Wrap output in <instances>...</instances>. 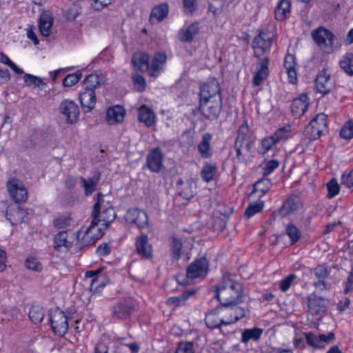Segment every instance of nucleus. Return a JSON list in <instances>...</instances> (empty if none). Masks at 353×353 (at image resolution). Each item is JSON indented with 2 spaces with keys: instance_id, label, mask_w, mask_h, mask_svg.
Here are the masks:
<instances>
[{
  "instance_id": "48",
  "label": "nucleus",
  "mask_w": 353,
  "mask_h": 353,
  "mask_svg": "<svg viewBox=\"0 0 353 353\" xmlns=\"http://www.w3.org/2000/svg\"><path fill=\"white\" fill-rule=\"evenodd\" d=\"M290 125H287L279 128L272 135L273 139H274L276 143L283 140H286L290 137Z\"/></svg>"
},
{
  "instance_id": "5",
  "label": "nucleus",
  "mask_w": 353,
  "mask_h": 353,
  "mask_svg": "<svg viewBox=\"0 0 353 353\" xmlns=\"http://www.w3.org/2000/svg\"><path fill=\"white\" fill-rule=\"evenodd\" d=\"M312 37L319 48L327 52L332 51L335 36L331 31L319 27L312 32Z\"/></svg>"
},
{
  "instance_id": "45",
  "label": "nucleus",
  "mask_w": 353,
  "mask_h": 353,
  "mask_svg": "<svg viewBox=\"0 0 353 353\" xmlns=\"http://www.w3.org/2000/svg\"><path fill=\"white\" fill-rule=\"evenodd\" d=\"M196 291L194 290H188L185 292H183L180 296H173L170 297L168 299V301L170 304H174L176 306H179L184 305L185 301L188 300V299L193 296L195 294Z\"/></svg>"
},
{
  "instance_id": "16",
  "label": "nucleus",
  "mask_w": 353,
  "mask_h": 353,
  "mask_svg": "<svg viewBox=\"0 0 353 353\" xmlns=\"http://www.w3.org/2000/svg\"><path fill=\"white\" fill-rule=\"evenodd\" d=\"M28 213L26 209L17 205H10L6 210V219L11 224L17 225L19 223L26 222Z\"/></svg>"
},
{
  "instance_id": "30",
  "label": "nucleus",
  "mask_w": 353,
  "mask_h": 353,
  "mask_svg": "<svg viewBox=\"0 0 353 353\" xmlns=\"http://www.w3.org/2000/svg\"><path fill=\"white\" fill-rule=\"evenodd\" d=\"M105 81L102 73H92L84 79L83 88L94 91L96 88L103 84Z\"/></svg>"
},
{
  "instance_id": "21",
  "label": "nucleus",
  "mask_w": 353,
  "mask_h": 353,
  "mask_svg": "<svg viewBox=\"0 0 353 353\" xmlns=\"http://www.w3.org/2000/svg\"><path fill=\"white\" fill-rule=\"evenodd\" d=\"M79 99L85 112H90L94 108L96 103L95 91L83 88L82 90L79 92Z\"/></svg>"
},
{
  "instance_id": "61",
  "label": "nucleus",
  "mask_w": 353,
  "mask_h": 353,
  "mask_svg": "<svg viewBox=\"0 0 353 353\" xmlns=\"http://www.w3.org/2000/svg\"><path fill=\"white\" fill-rule=\"evenodd\" d=\"M26 266L27 268L39 272L41 270V265L38 262L37 259L33 257H28L26 261Z\"/></svg>"
},
{
  "instance_id": "22",
  "label": "nucleus",
  "mask_w": 353,
  "mask_h": 353,
  "mask_svg": "<svg viewBox=\"0 0 353 353\" xmlns=\"http://www.w3.org/2000/svg\"><path fill=\"white\" fill-rule=\"evenodd\" d=\"M135 247L137 254L141 257L146 259L152 258V249L146 234H142L136 238Z\"/></svg>"
},
{
  "instance_id": "53",
  "label": "nucleus",
  "mask_w": 353,
  "mask_h": 353,
  "mask_svg": "<svg viewBox=\"0 0 353 353\" xmlns=\"http://www.w3.org/2000/svg\"><path fill=\"white\" fill-rule=\"evenodd\" d=\"M171 249L174 257L178 260L181 257V251L182 248V243L175 236L171 239Z\"/></svg>"
},
{
  "instance_id": "14",
  "label": "nucleus",
  "mask_w": 353,
  "mask_h": 353,
  "mask_svg": "<svg viewBox=\"0 0 353 353\" xmlns=\"http://www.w3.org/2000/svg\"><path fill=\"white\" fill-rule=\"evenodd\" d=\"M126 221L134 223L139 228H144L148 223L147 213L139 208H131L128 210L125 215Z\"/></svg>"
},
{
  "instance_id": "58",
  "label": "nucleus",
  "mask_w": 353,
  "mask_h": 353,
  "mask_svg": "<svg viewBox=\"0 0 353 353\" xmlns=\"http://www.w3.org/2000/svg\"><path fill=\"white\" fill-rule=\"evenodd\" d=\"M245 316V310L242 307H236L230 316H227L228 321H230V325L236 323L239 319Z\"/></svg>"
},
{
  "instance_id": "41",
  "label": "nucleus",
  "mask_w": 353,
  "mask_h": 353,
  "mask_svg": "<svg viewBox=\"0 0 353 353\" xmlns=\"http://www.w3.org/2000/svg\"><path fill=\"white\" fill-rule=\"evenodd\" d=\"M52 26V17L47 14H43L40 17L39 28L41 34L44 37H48L50 34L51 27Z\"/></svg>"
},
{
  "instance_id": "26",
  "label": "nucleus",
  "mask_w": 353,
  "mask_h": 353,
  "mask_svg": "<svg viewBox=\"0 0 353 353\" xmlns=\"http://www.w3.org/2000/svg\"><path fill=\"white\" fill-rule=\"evenodd\" d=\"M178 190L179 194L185 199H192L196 194V183L192 179H188L183 181L180 179L178 183Z\"/></svg>"
},
{
  "instance_id": "24",
  "label": "nucleus",
  "mask_w": 353,
  "mask_h": 353,
  "mask_svg": "<svg viewBox=\"0 0 353 353\" xmlns=\"http://www.w3.org/2000/svg\"><path fill=\"white\" fill-rule=\"evenodd\" d=\"M74 241L73 233L68 231H61L55 235L54 238V247L58 251H61L63 248H67L70 246Z\"/></svg>"
},
{
  "instance_id": "38",
  "label": "nucleus",
  "mask_w": 353,
  "mask_h": 353,
  "mask_svg": "<svg viewBox=\"0 0 353 353\" xmlns=\"http://www.w3.org/2000/svg\"><path fill=\"white\" fill-rule=\"evenodd\" d=\"M168 6L167 3H161L154 7L150 14V21L151 23L161 21L168 14Z\"/></svg>"
},
{
  "instance_id": "40",
  "label": "nucleus",
  "mask_w": 353,
  "mask_h": 353,
  "mask_svg": "<svg viewBox=\"0 0 353 353\" xmlns=\"http://www.w3.org/2000/svg\"><path fill=\"white\" fill-rule=\"evenodd\" d=\"M166 58V54L165 53L157 52L154 54L150 65V68L152 70L151 75H157L156 73L159 72L161 70L162 65L165 62Z\"/></svg>"
},
{
  "instance_id": "13",
  "label": "nucleus",
  "mask_w": 353,
  "mask_h": 353,
  "mask_svg": "<svg viewBox=\"0 0 353 353\" xmlns=\"http://www.w3.org/2000/svg\"><path fill=\"white\" fill-rule=\"evenodd\" d=\"M221 98V89L218 81L215 78H210L200 90V99H211Z\"/></svg>"
},
{
  "instance_id": "52",
  "label": "nucleus",
  "mask_w": 353,
  "mask_h": 353,
  "mask_svg": "<svg viewBox=\"0 0 353 353\" xmlns=\"http://www.w3.org/2000/svg\"><path fill=\"white\" fill-rule=\"evenodd\" d=\"M263 208V202L255 203L250 204L245 210L244 216L249 219L255 214L260 212Z\"/></svg>"
},
{
  "instance_id": "6",
  "label": "nucleus",
  "mask_w": 353,
  "mask_h": 353,
  "mask_svg": "<svg viewBox=\"0 0 353 353\" xmlns=\"http://www.w3.org/2000/svg\"><path fill=\"white\" fill-rule=\"evenodd\" d=\"M274 37V32L267 29L259 32L252 42V48L256 57H261L264 52L270 48Z\"/></svg>"
},
{
  "instance_id": "18",
  "label": "nucleus",
  "mask_w": 353,
  "mask_h": 353,
  "mask_svg": "<svg viewBox=\"0 0 353 353\" xmlns=\"http://www.w3.org/2000/svg\"><path fill=\"white\" fill-rule=\"evenodd\" d=\"M101 270L102 268H99L97 270L87 271L85 274L86 281L90 283V291L94 293L100 292L106 284L103 276H97Z\"/></svg>"
},
{
  "instance_id": "57",
  "label": "nucleus",
  "mask_w": 353,
  "mask_h": 353,
  "mask_svg": "<svg viewBox=\"0 0 353 353\" xmlns=\"http://www.w3.org/2000/svg\"><path fill=\"white\" fill-rule=\"evenodd\" d=\"M327 189L328 190L327 196L329 198H332L335 196L339 192V185L337 183V181L332 178L327 183Z\"/></svg>"
},
{
  "instance_id": "42",
  "label": "nucleus",
  "mask_w": 353,
  "mask_h": 353,
  "mask_svg": "<svg viewBox=\"0 0 353 353\" xmlns=\"http://www.w3.org/2000/svg\"><path fill=\"white\" fill-rule=\"evenodd\" d=\"M263 333V329L254 327L245 329L241 334V342L247 343L250 340L258 341Z\"/></svg>"
},
{
  "instance_id": "55",
  "label": "nucleus",
  "mask_w": 353,
  "mask_h": 353,
  "mask_svg": "<svg viewBox=\"0 0 353 353\" xmlns=\"http://www.w3.org/2000/svg\"><path fill=\"white\" fill-rule=\"evenodd\" d=\"M270 185V181L267 179H262L256 182L254 187V192L259 191L261 192V195H264L268 190L269 186Z\"/></svg>"
},
{
  "instance_id": "23",
  "label": "nucleus",
  "mask_w": 353,
  "mask_h": 353,
  "mask_svg": "<svg viewBox=\"0 0 353 353\" xmlns=\"http://www.w3.org/2000/svg\"><path fill=\"white\" fill-rule=\"evenodd\" d=\"M315 86L317 90L323 94H326L331 91L333 83L330 80V75L327 73L325 70L321 71L316 76Z\"/></svg>"
},
{
  "instance_id": "49",
  "label": "nucleus",
  "mask_w": 353,
  "mask_h": 353,
  "mask_svg": "<svg viewBox=\"0 0 353 353\" xmlns=\"http://www.w3.org/2000/svg\"><path fill=\"white\" fill-rule=\"evenodd\" d=\"M81 13V8L79 5L72 4L65 13V18L69 21H74Z\"/></svg>"
},
{
  "instance_id": "59",
  "label": "nucleus",
  "mask_w": 353,
  "mask_h": 353,
  "mask_svg": "<svg viewBox=\"0 0 353 353\" xmlns=\"http://www.w3.org/2000/svg\"><path fill=\"white\" fill-rule=\"evenodd\" d=\"M296 279L294 274H290L280 281L279 288L283 292H286L290 288L292 282Z\"/></svg>"
},
{
  "instance_id": "50",
  "label": "nucleus",
  "mask_w": 353,
  "mask_h": 353,
  "mask_svg": "<svg viewBox=\"0 0 353 353\" xmlns=\"http://www.w3.org/2000/svg\"><path fill=\"white\" fill-rule=\"evenodd\" d=\"M340 135L345 139L353 137V120H349L345 123L340 131Z\"/></svg>"
},
{
  "instance_id": "27",
  "label": "nucleus",
  "mask_w": 353,
  "mask_h": 353,
  "mask_svg": "<svg viewBox=\"0 0 353 353\" xmlns=\"http://www.w3.org/2000/svg\"><path fill=\"white\" fill-rule=\"evenodd\" d=\"M134 310V304L130 300H123L114 307V315L117 319H126Z\"/></svg>"
},
{
  "instance_id": "19",
  "label": "nucleus",
  "mask_w": 353,
  "mask_h": 353,
  "mask_svg": "<svg viewBox=\"0 0 353 353\" xmlns=\"http://www.w3.org/2000/svg\"><path fill=\"white\" fill-rule=\"evenodd\" d=\"M311 274H314L318 281H314L313 285L321 291L329 290L330 287L325 279L329 276V272L325 265H320L311 270Z\"/></svg>"
},
{
  "instance_id": "3",
  "label": "nucleus",
  "mask_w": 353,
  "mask_h": 353,
  "mask_svg": "<svg viewBox=\"0 0 353 353\" xmlns=\"http://www.w3.org/2000/svg\"><path fill=\"white\" fill-rule=\"evenodd\" d=\"M208 267L209 263L205 258L201 257L196 259L187 267L186 278H184L182 274H179L176 276L177 281L181 285H186L188 281H185V279L192 280L196 278H203L206 276Z\"/></svg>"
},
{
  "instance_id": "12",
  "label": "nucleus",
  "mask_w": 353,
  "mask_h": 353,
  "mask_svg": "<svg viewBox=\"0 0 353 353\" xmlns=\"http://www.w3.org/2000/svg\"><path fill=\"white\" fill-rule=\"evenodd\" d=\"M59 110L65 119L68 124H74L78 120L79 116V109L77 103L73 101L65 99L59 105Z\"/></svg>"
},
{
  "instance_id": "28",
  "label": "nucleus",
  "mask_w": 353,
  "mask_h": 353,
  "mask_svg": "<svg viewBox=\"0 0 353 353\" xmlns=\"http://www.w3.org/2000/svg\"><path fill=\"white\" fill-rule=\"evenodd\" d=\"M307 300L310 313L316 319L321 317L325 311V307L320 304L319 301H323L324 299L323 297L316 298L315 294H312L307 297Z\"/></svg>"
},
{
  "instance_id": "35",
  "label": "nucleus",
  "mask_w": 353,
  "mask_h": 353,
  "mask_svg": "<svg viewBox=\"0 0 353 353\" xmlns=\"http://www.w3.org/2000/svg\"><path fill=\"white\" fill-rule=\"evenodd\" d=\"M284 67L288 75L290 83H296L297 81L296 72L295 70V57L288 54L285 57Z\"/></svg>"
},
{
  "instance_id": "34",
  "label": "nucleus",
  "mask_w": 353,
  "mask_h": 353,
  "mask_svg": "<svg viewBox=\"0 0 353 353\" xmlns=\"http://www.w3.org/2000/svg\"><path fill=\"white\" fill-rule=\"evenodd\" d=\"M290 0H280L275 9V19L279 21H284L290 14Z\"/></svg>"
},
{
  "instance_id": "39",
  "label": "nucleus",
  "mask_w": 353,
  "mask_h": 353,
  "mask_svg": "<svg viewBox=\"0 0 353 353\" xmlns=\"http://www.w3.org/2000/svg\"><path fill=\"white\" fill-rule=\"evenodd\" d=\"M99 176L100 174L97 173L88 179L81 177V185L84 188L85 195H90L95 190L97 184L99 181Z\"/></svg>"
},
{
  "instance_id": "7",
  "label": "nucleus",
  "mask_w": 353,
  "mask_h": 353,
  "mask_svg": "<svg viewBox=\"0 0 353 353\" xmlns=\"http://www.w3.org/2000/svg\"><path fill=\"white\" fill-rule=\"evenodd\" d=\"M50 321L52 331L55 334L63 336L68 329V318L64 312L59 309H55L50 314Z\"/></svg>"
},
{
  "instance_id": "54",
  "label": "nucleus",
  "mask_w": 353,
  "mask_h": 353,
  "mask_svg": "<svg viewBox=\"0 0 353 353\" xmlns=\"http://www.w3.org/2000/svg\"><path fill=\"white\" fill-rule=\"evenodd\" d=\"M175 353H194V343L191 341L179 343Z\"/></svg>"
},
{
  "instance_id": "20",
  "label": "nucleus",
  "mask_w": 353,
  "mask_h": 353,
  "mask_svg": "<svg viewBox=\"0 0 353 353\" xmlns=\"http://www.w3.org/2000/svg\"><path fill=\"white\" fill-rule=\"evenodd\" d=\"M306 341L308 345L314 348H324L325 343H329L334 339V334L331 332L327 335L319 334L316 335L312 332H309L305 335Z\"/></svg>"
},
{
  "instance_id": "62",
  "label": "nucleus",
  "mask_w": 353,
  "mask_h": 353,
  "mask_svg": "<svg viewBox=\"0 0 353 353\" xmlns=\"http://www.w3.org/2000/svg\"><path fill=\"white\" fill-rule=\"evenodd\" d=\"M279 163L276 160L268 161L263 168V176H268L271 174L276 168L279 167Z\"/></svg>"
},
{
  "instance_id": "32",
  "label": "nucleus",
  "mask_w": 353,
  "mask_h": 353,
  "mask_svg": "<svg viewBox=\"0 0 353 353\" xmlns=\"http://www.w3.org/2000/svg\"><path fill=\"white\" fill-rule=\"evenodd\" d=\"M199 24L194 22L189 25L185 29H182L179 32V39L182 42H190L194 37L199 32Z\"/></svg>"
},
{
  "instance_id": "4",
  "label": "nucleus",
  "mask_w": 353,
  "mask_h": 353,
  "mask_svg": "<svg viewBox=\"0 0 353 353\" xmlns=\"http://www.w3.org/2000/svg\"><path fill=\"white\" fill-rule=\"evenodd\" d=\"M223 107L222 99H200L199 110L202 115L210 121L219 118Z\"/></svg>"
},
{
  "instance_id": "37",
  "label": "nucleus",
  "mask_w": 353,
  "mask_h": 353,
  "mask_svg": "<svg viewBox=\"0 0 353 353\" xmlns=\"http://www.w3.org/2000/svg\"><path fill=\"white\" fill-rule=\"evenodd\" d=\"M154 117L152 110L145 105H142L139 108L138 119L140 122L144 123L147 127L152 125L154 123Z\"/></svg>"
},
{
  "instance_id": "63",
  "label": "nucleus",
  "mask_w": 353,
  "mask_h": 353,
  "mask_svg": "<svg viewBox=\"0 0 353 353\" xmlns=\"http://www.w3.org/2000/svg\"><path fill=\"white\" fill-rule=\"evenodd\" d=\"M341 183L353 191V170L347 175H342Z\"/></svg>"
},
{
  "instance_id": "15",
  "label": "nucleus",
  "mask_w": 353,
  "mask_h": 353,
  "mask_svg": "<svg viewBox=\"0 0 353 353\" xmlns=\"http://www.w3.org/2000/svg\"><path fill=\"white\" fill-rule=\"evenodd\" d=\"M258 59L259 61L256 63V72L252 78V83L254 85H261L269 74V58L263 57Z\"/></svg>"
},
{
  "instance_id": "11",
  "label": "nucleus",
  "mask_w": 353,
  "mask_h": 353,
  "mask_svg": "<svg viewBox=\"0 0 353 353\" xmlns=\"http://www.w3.org/2000/svg\"><path fill=\"white\" fill-rule=\"evenodd\" d=\"M255 138L250 132L246 122L241 124L238 130L234 145L245 147L248 152H253Z\"/></svg>"
},
{
  "instance_id": "36",
  "label": "nucleus",
  "mask_w": 353,
  "mask_h": 353,
  "mask_svg": "<svg viewBox=\"0 0 353 353\" xmlns=\"http://www.w3.org/2000/svg\"><path fill=\"white\" fill-rule=\"evenodd\" d=\"M132 62L141 72L147 71L150 68L149 56L145 53H135L132 58Z\"/></svg>"
},
{
  "instance_id": "43",
  "label": "nucleus",
  "mask_w": 353,
  "mask_h": 353,
  "mask_svg": "<svg viewBox=\"0 0 353 353\" xmlns=\"http://www.w3.org/2000/svg\"><path fill=\"white\" fill-rule=\"evenodd\" d=\"M341 68L348 75H353V53L347 52L339 61Z\"/></svg>"
},
{
  "instance_id": "29",
  "label": "nucleus",
  "mask_w": 353,
  "mask_h": 353,
  "mask_svg": "<svg viewBox=\"0 0 353 353\" xmlns=\"http://www.w3.org/2000/svg\"><path fill=\"white\" fill-rule=\"evenodd\" d=\"M124 116V109L120 105H115L107 110L105 120L109 125H113L121 122Z\"/></svg>"
},
{
  "instance_id": "47",
  "label": "nucleus",
  "mask_w": 353,
  "mask_h": 353,
  "mask_svg": "<svg viewBox=\"0 0 353 353\" xmlns=\"http://www.w3.org/2000/svg\"><path fill=\"white\" fill-rule=\"evenodd\" d=\"M285 233L290 239L292 244L296 243L301 237V232L292 223L287 225Z\"/></svg>"
},
{
  "instance_id": "51",
  "label": "nucleus",
  "mask_w": 353,
  "mask_h": 353,
  "mask_svg": "<svg viewBox=\"0 0 353 353\" xmlns=\"http://www.w3.org/2000/svg\"><path fill=\"white\" fill-rule=\"evenodd\" d=\"M81 76L82 74L80 71L68 74L63 80V86L70 87L75 85L80 80Z\"/></svg>"
},
{
  "instance_id": "17",
  "label": "nucleus",
  "mask_w": 353,
  "mask_h": 353,
  "mask_svg": "<svg viewBox=\"0 0 353 353\" xmlns=\"http://www.w3.org/2000/svg\"><path fill=\"white\" fill-rule=\"evenodd\" d=\"M146 165L153 172H159L163 167V154L159 148L151 150L146 157Z\"/></svg>"
},
{
  "instance_id": "2",
  "label": "nucleus",
  "mask_w": 353,
  "mask_h": 353,
  "mask_svg": "<svg viewBox=\"0 0 353 353\" xmlns=\"http://www.w3.org/2000/svg\"><path fill=\"white\" fill-rule=\"evenodd\" d=\"M214 288V298L224 309L232 307L243 301L242 285L231 279L228 274H225L221 282Z\"/></svg>"
},
{
  "instance_id": "1",
  "label": "nucleus",
  "mask_w": 353,
  "mask_h": 353,
  "mask_svg": "<svg viewBox=\"0 0 353 353\" xmlns=\"http://www.w3.org/2000/svg\"><path fill=\"white\" fill-rule=\"evenodd\" d=\"M93 219L81 239L82 245H92L103 235L115 217L116 213L109 201H105L104 195L98 194L97 201L93 207Z\"/></svg>"
},
{
  "instance_id": "8",
  "label": "nucleus",
  "mask_w": 353,
  "mask_h": 353,
  "mask_svg": "<svg viewBox=\"0 0 353 353\" xmlns=\"http://www.w3.org/2000/svg\"><path fill=\"white\" fill-rule=\"evenodd\" d=\"M327 128V116L324 114H317L305 129L306 134L311 140L319 139Z\"/></svg>"
},
{
  "instance_id": "31",
  "label": "nucleus",
  "mask_w": 353,
  "mask_h": 353,
  "mask_svg": "<svg viewBox=\"0 0 353 353\" xmlns=\"http://www.w3.org/2000/svg\"><path fill=\"white\" fill-rule=\"evenodd\" d=\"M212 138V134L206 132L203 134L201 140L198 145V151L203 158L208 159L212 155V150L210 146Z\"/></svg>"
},
{
  "instance_id": "56",
  "label": "nucleus",
  "mask_w": 353,
  "mask_h": 353,
  "mask_svg": "<svg viewBox=\"0 0 353 353\" xmlns=\"http://www.w3.org/2000/svg\"><path fill=\"white\" fill-rule=\"evenodd\" d=\"M23 80L26 84L28 86L34 85L39 87L40 85L45 84L42 79L30 74H25L23 76Z\"/></svg>"
},
{
  "instance_id": "60",
  "label": "nucleus",
  "mask_w": 353,
  "mask_h": 353,
  "mask_svg": "<svg viewBox=\"0 0 353 353\" xmlns=\"http://www.w3.org/2000/svg\"><path fill=\"white\" fill-rule=\"evenodd\" d=\"M133 81L136 90L139 92H143L145 88V81L141 74H136L133 76Z\"/></svg>"
},
{
  "instance_id": "9",
  "label": "nucleus",
  "mask_w": 353,
  "mask_h": 353,
  "mask_svg": "<svg viewBox=\"0 0 353 353\" xmlns=\"http://www.w3.org/2000/svg\"><path fill=\"white\" fill-rule=\"evenodd\" d=\"M7 188L10 197L17 203L25 202L28 199V192L19 179L12 178L7 182Z\"/></svg>"
},
{
  "instance_id": "10",
  "label": "nucleus",
  "mask_w": 353,
  "mask_h": 353,
  "mask_svg": "<svg viewBox=\"0 0 353 353\" xmlns=\"http://www.w3.org/2000/svg\"><path fill=\"white\" fill-rule=\"evenodd\" d=\"M225 309L223 306H218L214 310L207 313L205 322L207 327L211 330L219 328L221 325H230L227 316H223Z\"/></svg>"
},
{
  "instance_id": "44",
  "label": "nucleus",
  "mask_w": 353,
  "mask_h": 353,
  "mask_svg": "<svg viewBox=\"0 0 353 353\" xmlns=\"http://www.w3.org/2000/svg\"><path fill=\"white\" fill-rule=\"evenodd\" d=\"M216 166L215 164L205 163L201 171V176L203 181L210 182L212 181L216 172Z\"/></svg>"
},
{
  "instance_id": "64",
  "label": "nucleus",
  "mask_w": 353,
  "mask_h": 353,
  "mask_svg": "<svg viewBox=\"0 0 353 353\" xmlns=\"http://www.w3.org/2000/svg\"><path fill=\"white\" fill-rule=\"evenodd\" d=\"M113 0H93L92 8L96 10H100L102 8L111 4Z\"/></svg>"
},
{
  "instance_id": "25",
  "label": "nucleus",
  "mask_w": 353,
  "mask_h": 353,
  "mask_svg": "<svg viewBox=\"0 0 353 353\" xmlns=\"http://www.w3.org/2000/svg\"><path fill=\"white\" fill-rule=\"evenodd\" d=\"M307 100V96L306 94H302L292 101L291 112L295 118H299L306 112L309 106Z\"/></svg>"
},
{
  "instance_id": "33",
  "label": "nucleus",
  "mask_w": 353,
  "mask_h": 353,
  "mask_svg": "<svg viewBox=\"0 0 353 353\" xmlns=\"http://www.w3.org/2000/svg\"><path fill=\"white\" fill-rule=\"evenodd\" d=\"M299 208V199L297 197H289L279 210L281 216L284 217L297 210Z\"/></svg>"
},
{
  "instance_id": "46",
  "label": "nucleus",
  "mask_w": 353,
  "mask_h": 353,
  "mask_svg": "<svg viewBox=\"0 0 353 353\" xmlns=\"http://www.w3.org/2000/svg\"><path fill=\"white\" fill-rule=\"evenodd\" d=\"M44 316V312L42 307L36 305L32 306L29 311V318L32 323L37 324L40 323Z\"/></svg>"
}]
</instances>
